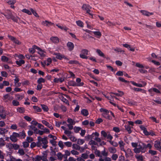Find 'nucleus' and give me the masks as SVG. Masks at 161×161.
Segmentation results:
<instances>
[{"instance_id":"1","label":"nucleus","mask_w":161,"mask_h":161,"mask_svg":"<svg viewBox=\"0 0 161 161\" xmlns=\"http://www.w3.org/2000/svg\"><path fill=\"white\" fill-rule=\"evenodd\" d=\"M48 143L47 137L42 138L41 137L39 136L37 137V147H40L42 146L43 148L46 149L48 147V145H47Z\"/></svg>"},{"instance_id":"2","label":"nucleus","mask_w":161,"mask_h":161,"mask_svg":"<svg viewBox=\"0 0 161 161\" xmlns=\"http://www.w3.org/2000/svg\"><path fill=\"white\" fill-rule=\"evenodd\" d=\"M134 152L136 153H139L140 152L145 153L146 151V144L143 143H139L137 148L133 149Z\"/></svg>"},{"instance_id":"3","label":"nucleus","mask_w":161,"mask_h":161,"mask_svg":"<svg viewBox=\"0 0 161 161\" xmlns=\"http://www.w3.org/2000/svg\"><path fill=\"white\" fill-rule=\"evenodd\" d=\"M100 111L101 112H103L102 114V116L106 119L111 120L112 118L108 114L109 111L108 110L104 108H101L100 109Z\"/></svg>"},{"instance_id":"4","label":"nucleus","mask_w":161,"mask_h":161,"mask_svg":"<svg viewBox=\"0 0 161 161\" xmlns=\"http://www.w3.org/2000/svg\"><path fill=\"white\" fill-rule=\"evenodd\" d=\"M82 8L83 10L86 11V13L89 14L92 16V17L93 14L90 13V12H91L90 9L92 8L91 7L88 5L83 4Z\"/></svg>"},{"instance_id":"5","label":"nucleus","mask_w":161,"mask_h":161,"mask_svg":"<svg viewBox=\"0 0 161 161\" xmlns=\"http://www.w3.org/2000/svg\"><path fill=\"white\" fill-rule=\"evenodd\" d=\"M6 113L5 110L3 106L0 105V117L2 119H5Z\"/></svg>"},{"instance_id":"6","label":"nucleus","mask_w":161,"mask_h":161,"mask_svg":"<svg viewBox=\"0 0 161 161\" xmlns=\"http://www.w3.org/2000/svg\"><path fill=\"white\" fill-rule=\"evenodd\" d=\"M123 151L125 153V157L126 158L132 157L133 156V153L130 149L128 148L126 151L124 148H123Z\"/></svg>"},{"instance_id":"7","label":"nucleus","mask_w":161,"mask_h":161,"mask_svg":"<svg viewBox=\"0 0 161 161\" xmlns=\"http://www.w3.org/2000/svg\"><path fill=\"white\" fill-rule=\"evenodd\" d=\"M2 14L6 18L8 19H10L11 17L13 15L12 11L10 10H6L4 13H2Z\"/></svg>"},{"instance_id":"8","label":"nucleus","mask_w":161,"mask_h":161,"mask_svg":"<svg viewBox=\"0 0 161 161\" xmlns=\"http://www.w3.org/2000/svg\"><path fill=\"white\" fill-rule=\"evenodd\" d=\"M68 83L69 85L74 86H82L84 85V83L83 82L77 84L73 80L69 81L68 82Z\"/></svg>"},{"instance_id":"9","label":"nucleus","mask_w":161,"mask_h":161,"mask_svg":"<svg viewBox=\"0 0 161 161\" xmlns=\"http://www.w3.org/2000/svg\"><path fill=\"white\" fill-rule=\"evenodd\" d=\"M54 55L56 56V58L59 59H61L63 58H64L67 60H69V59L65 57L63 55L59 53H55L54 54Z\"/></svg>"},{"instance_id":"10","label":"nucleus","mask_w":161,"mask_h":161,"mask_svg":"<svg viewBox=\"0 0 161 161\" xmlns=\"http://www.w3.org/2000/svg\"><path fill=\"white\" fill-rule=\"evenodd\" d=\"M42 24L43 25L47 27H49L53 25L54 24V23L47 20L43 21L42 22Z\"/></svg>"},{"instance_id":"11","label":"nucleus","mask_w":161,"mask_h":161,"mask_svg":"<svg viewBox=\"0 0 161 161\" xmlns=\"http://www.w3.org/2000/svg\"><path fill=\"white\" fill-rule=\"evenodd\" d=\"M160 144V142L159 141H156L155 142L154 146L157 150H160L161 149V146Z\"/></svg>"},{"instance_id":"12","label":"nucleus","mask_w":161,"mask_h":161,"mask_svg":"<svg viewBox=\"0 0 161 161\" xmlns=\"http://www.w3.org/2000/svg\"><path fill=\"white\" fill-rule=\"evenodd\" d=\"M141 129L143 131L144 133L146 136H148L150 135L149 133L147 131V129L143 126L141 125L140 126Z\"/></svg>"},{"instance_id":"13","label":"nucleus","mask_w":161,"mask_h":161,"mask_svg":"<svg viewBox=\"0 0 161 161\" xmlns=\"http://www.w3.org/2000/svg\"><path fill=\"white\" fill-rule=\"evenodd\" d=\"M42 123L44 125H45L46 126H47L49 128H50L51 130H53V127L52 126V125L50 124L48 122H47L45 120H42Z\"/></svg>"},{"instance_id":"14","label":"nucleus","mask_w":161,"mask_h":161,"mask_svg":"<svg viewBox=\"0 0 161 161\" xmlns=\"http://www.w3.org/2000/svg\"><path fill=\"white\" fill-rule=\"evenodd\" d=\"M141 12L142 14L147 16L153 15V13H150L146 10H141Z\"/></svg>"},{"instance_id":"15","label":"nucleus","mask_w":161,"mask_h":161,"mask_svg":"<svg viewBox=\"0 0 161 161\" xmlns=\"http://www.w3.org/2000/svg\"><path fill=\"white\" fill-rule=\"evenodd\" d=\"M67 46L70 51L72 50L74 48V45L73 43L71 42H69L67 43Z\"/></svg>"},{"instance_id":"16","label":"nucleus","mask_w":161,"mask_h":161,"mask_svg":"<svg viewBox=\"0 0 161 161\" xmlns=\"http://www.w3.org/2000/svg\"><path fill=\"white\" fill-rule=\"evenodd\" d=\"M94 35L98 38H99L102 36L101 33L99 31H92Z\"/></svg>"},{"instance_id":"17","label":"nucleus","mask_w":161,"mask_h":161,"mask_svg":"<svg viewBox=\"0 0 161 161\" xmlns=\"http://www.w3.org/2000/svg\"><path fill=\"white\" fill-rule=\"evenodd\" d=\"M96 52L97 53L99 56L104 58H106L104 54L100 50L97 49L96 50Z\"/></svg>"},{"instance_id":"18","label":"nucleus","mask_w":161,"mask_h":161,"mask_svg":"<svg viewBox=\"0 0 161 161\" xmlns=\"http://www.w3.org/2000/svg\"><path fill=\"white\" fill-rule=\"evenodd\" d=\"M152 91H153L157 93H160V91L156 88H154L150 89L148 90V92H152Z\"/></svg>"},{"instance_id":"19","label":"nucleus","mask_w":161,"mask_h":161,"mask_svg":"<svg viewBox=\"0 0 161 161\" xmlns=\"http://www.w3.org/2000/svg\"><path fill=\"white\" fill-rule=\"evenodd\" d=\"M81 114L84 116H86L88 114V112L86 109H83L81 111Z\"/></svg>"},{"instance_id":"20","label":"nucleus","mask_w":161,"mask_h":161,"mask_svg":"<svg viewBox=\"0 0 161 161\" xmlns=\"http://www.w3.org/2000/svg\"><path fill=\"white\" fill-rule=\"evenodd\" d=\"M76 23L77 25L82 28L84 27V24L83 22L80 20H78L76 21Z\"/></svg>"},{"instance_id":"21","label":"nucleus","mask_w":161,"mask_h":161,"mask_svg":"<svg viewBox=\"0 0 161 161\" xmlns=\"http://www.w3.org/2000/svg\"><path fill=\"white\" fill-rule=\"evenodd\" d=\"M16 63L17 65L19 66H21L22 64H24L25 62L24 60L20 59L19 61H16Z\"/></svg>"},{"instance_id":"22","label":"nucleus","mask_w":161,"mask_h":161,"mask_svg":"<svg viewBox=\"0 0 161 161\" xmlns=\"http://www.w3.org/2000/svg\"><path fill=\"white\" fill-rule=\"evenodd\" d=\"M17 110L20 113H23L25 112V109L23 107H18L17 108Z\"/></svg>"},{"instance_id":"23","label":"nucleus","mask_w":161,"mask_h":161,"mask_svg":"<svg viewBox=\"0 0 161 161\" xmlns=\"http://www.w3.org/2000/svg\"><path fill=\"white\" fill-rule=\"evenodd\" d=\"M22 11L23 12L26 13L29 15H31L32 14L31 11H30L29 10L25 8L23 9L22 10Z\"/></svg>"},{"instance_id":"24","label":"nucleus","mask_w":161,"mask_h":161,"mask_svg":"<svg viewBox=\"0 0 161 161\" xmlns=\"http://www.w3.org/2000/svg\"><path fill=\"white\" fill-rule=\"evenodd\" d=\"M72 147L76 150H79L80 149V146L75 144H73L72 145Z\"/></svg>"},{"instance_id":"25","label":"nucleus","mask_w":161,"mask_h":161,"mask_svg":"<svg viewBox=\"0 0 161 161\" xmlns=\"http://www.w3.org/2000/svg\"><path fill=\"white\" fill-rule=\"evenodd\" d=\"M41 105L42 107V108L44 111L46 112L48 111V108L47 106L44 104H41Z\"/></svg>"},{"instance_id":"26","label":"nucleus","mask_w":161,"mask_h":161,"mask_svg":"<svg viewBox=\"0 0 161 161\" xmlns=\"http://www.w3.org/2000/svg\"><path fill=\"white\" fill-rule=\"evenodd\" d=\"M1 60L3 62H8L9 58L5 56H3L1 57Z\"/></svg>"},{"instance_id":"27","label":"nucleus","mask_w":161,"mask_h":161,"mask_svg":"<svg viewBox=\"0 0 161 161\" xmlns=\"http://www.w3.org/2000/svg\"><path fill=\"white\" fill-rule=\"evenodd\" d=\"M108 150L109 152L111 153H115L116 152V149L113 147H110L109 148Z\"/></svg>"},{"instance_id":"28","label":"nucleus","mask_w":161,"mask_h":161,"mask_svg":"<svg viewBox=\"0 0 161 161\" xmlns=\"http://www.w3.org/2000/svg\"><path fill=\"white\" fill-rule=\"evenodd\" d=\"M67 122L69 123V124L75 125V122L71 118H69L68 119Z\"/></svg>"},{"instance_id":"29","label":"nucleus","mask_w":161,"mask_h":161,"mask_svg":"<svg viewBox=\"0 0 161 161\" xmlns=\"http://www.w3.org/2000/svg\"><path fill=\"white\" fill-rule=\"evenodd\" d=\"M57 156L58 159L60 160H61L63 158V155L60 152L57 153Z\"/></svg>"},{"instance_id":"30","label":"nucleus","mask_w":161,"mask_h":161,"mask_svg":"<svg viewBox=\"0 0 161 161\" xmlns=\"http://www.w3.org/2000/svg\"><path fill=\"white\" fill-rule=\"evenodd\" d=\"M10 19H11L14 22L17 23L18 22V17L17 16H15L13 15Z\"/></svg>"},{"instance_id":"31","label":"nucleus","mask_w":161,"mask_h":161,"mask_svg":"<svg viewBox=\"0 0 161 161\" xmlns=\"http://www.w3.org/2000/svg\"><path fill=\"white\" fill-rule=\"evenodd\" d=\"M130 82L134 85L139 87H142L143 86L141 84H137L133 81H131Z\"/></svg>"},{"instance_id":"32","label":"nucleus","mask_w":161,"mask_h":161,"mask_svg":"<svg viewBox=\"0 0 161 161\" xmlns=\"http://www.w3.org/2000/svg\"><path fill=\"white\" fill-rule=\"evenodd\" d=\"M136 158V159L142 161L143 160V156L142 155H136L135 156Z\"/></svg>"},{"instance_id":"33","label":"nucleus","mask_w":161,"mask_h":161,"mask_svg":"<svg viewBox=\"0 0 161 161\" xmlns=\"http://www.w3.org/2000/svg\"><path fill=\"white\" fill-rule=\"evenodd\" d=\"M7 131V130L5 129L1 128L0 130V135H3Z\"/></svg>"},{"instance_id":"34","label":"nucleus","mask_w":161,"mask_h":161,"mask_svg":"<svg viewBox=\"0 0 161 161\" xmlns=\"http://www.w3.org/2000/svg\"><path fill=\"white\" fill-rule=\"evenodd\" d=\"M30 10L31 11V13H32L35 17H39V16L38 15L36 12L33 9L31 8Z\"/></svg>"},{"instance_id":"35","label":"nucleus","mask_w":161,"mask_h":161,"mask_svg":"<svg viewBox=\"0 0 161 161\" xmlns=\"http://www.w3.org/2000/svg\"><path fill=\"white\" fill-rule=\"evenodd\" d=\"M64 133L65 135H67V136L69 137L71 136L72 132L71 131L66 130L64 131Z\"/></svg>"},{"instance_id":"36","label":"nucleus","mask_w":161,"mask_h":161,"mask_svg":"<svg viewBox=\"0 0 161 161\" xmlns=\"http://www.w3.org/2000/svg\"><path fill=\"white\" fill-rule=\"evenodd\" d=\"M52 62V59L50 58H48L47 59V61H45L44 64L47 65H49Z\"/></svg>"},{"instance_id":"37","label":"nucleus","mask_w":161,"mask_h":161,"mask_svg":"<svg viewBox=\"0 0 161 161\" xmlns=\"http://www.w3.org/2000/svg\"><path fill=\"white\" fill-rule=\"evenodd\" d=\"M45 82V80L42 78H40L38 79L37 82L39 84H41V83H44Z\"/></svg>"},{"instance_id":"38","label":"nucleus","mask_w":161,"mask_h":161,"mask_svg":"<svg viewBox=\"0 0 161 161\" xmlns=\"http://www.w3.org/2000/svg\"><path fill=\"white\" fill-rule=\"evenodd\" d=\"M10 140L14 142H16L17 139L16 138L13 134L10 137Z\"/></svg>"},{"instance_id":"39","label":"nucleus","mask_w":161,"mask_h":161,"mask_svg":"<svg viewBox=\"0 0 161 161\" xmlns=\"http://www.w3.org/2000/svg\"><path fill=\"white\" fill-rule=\"evenodd\" d=\"M13 105L14 106H18L19 105V102L16 100H13L12 102Z\"/></svg>"},{"instance_id":"40","label":"nucleus","mask_w":161,"mask_h":161,"mask_svg":"<svg viewBox=\"0 0 161 161\" xmlns=\"http://www.w3.org/2000/svg\"><path fill=\"white\" fill-rule=\"evenodd\" d=\"M111 94H113L117 96H122L124 94V93L123 92H120V93H117L111 92Z\"/></svg>"},{"instance_id":"41","label":"nucleus","mask_w":161,"mask_h":161,"mask_svg":"<svg viewBox=\"0 0 161 161\" xmlns=\"http://www.w3.org/2000/svg\"><path fill=\"white\" fill-rule=\"evenodd\" d=\"M68 63L70 64H79V62L76 60H71Z\"/></svg>"},{"instance_id":"42","label":"nucleus","mask_w":161,"mask_h":161,"mask_svg":"<svg viewBox=\"0 0 161 161\" xmlns=\"http://www.w3.org/2000/svg\"><path fill=\"white\" fill-rule=\"evenodd\" d=\"M18 153H19L20 155L22 156L25 154V152L23 149H20L19 150Z\"/></svg>"},{"instance_id":"43","label":"nucleus","mask_w":161,"mask_h":161,"mask_svg":"<svg viewBox=\"0 0 161 161\" xmlns=\"http://www.w3.org/2000/svg\"><path fill=\"white\" fill-rule=\"evenodd\" d=\"M88 50L86 49H82L81 51V53L87 55L88 53Z\"/></svg>"},{"instance_id":"44","label":"nucleus","mask_w":161,"mask_h":161,"mask_svg":"<svg viewBox=\"0 0 161 161\" xmlns=\"http://www.w3.org/2000/svg\"><path fill=\"white\" fill-rule=\"evenodd\" d=\"M125 129L128 132V133L130 134L131 132V131L130 130V127L129 125H125Z\"/></svg>"},{"instance_id":"45","label":"nucleus","mask_w":161,"mask_h":161,"mask_svg":"<svg viewBox=\"0 0 161 161\" xmlns=\"http://www.w3.org/2000/svg\"><path fill=\"white\" fill-rule=\"evenodd\" d=\"M33 108L34 109L36 110L37 112H40L42 111L40 107L37 106H33Z\"/></svg>"},{"instance_id":"46","label":"nucleus","mask_w":161,"mask_h":161,"mask_svg":"<svg viewBox=\"0 0 161 161\" xmlns=\"http://www.w3.org/2000/svg\"><path fill=\"white\" fill-rule=\"evenodd\" d=\"M16 2L15 0H9L7 2V3L10 5H13Z\"/></svg>"},{"instance_id":"47","label":"nucleus","mask_w":161,"mask_h":161,"mask_svg":"<svg viewBox=\"0 0 161 161\" xmlns=\"http://www.w3.org/2000/svg\"><path fill=\"white\" fill-rule=\"evenodd\" d=\"M108 133V132H106L104 130H102L101 132V134L102 136H103L105 138L107 137V134Z\"/></svg>"},{"instance_id":"48","label":"nucleus","mask_w":161,"mask_h":161,"mask_svg":"<svg viewBox=\"0 0 161 161\" xmlns=\"http://www.w3.org/2000/svg\"><path fill=\"white\" fill-rule=\"evenodd\" d=\"M64 144L67 147H71L72 145V143L70 142H64Z\"/></svg>"},{"instance_id":"49","label":"nucleus","mask_w":161,"mask_h":161,"mask_svg":"<svg viewBox=\"0 0 161 161\" xmlns=\"http://www.w3.org/2000/svg\"><path fill=\"white\" fill-rule=\"evenodd\" d=\"M69 138L70 140L73 142H75L77 141V139L74 136L71 135L69 137Z\"/></svg>"},{"instance_id":"50","label":"nucleus","mask_w":161,"mask_h":161,"mask_svg":"<svg viewBox=\"0 0 161 161\" xmlns=\"http://www.w3.org/2000/svg\"><path fill=\"white\" fill-rule=\"evenodd\" d=\"M4 142V140L2 137L0 138V146H4L5 145Z\"/></svg>"},{"instance_id":"51","label":"nucleus","mask_w":161,"mask_h":161,"mask_svg":"<svg viewBox=\"0 0 161 161\" xmlns=\"http://www.w3.org/2000/svg\"><path fill=\"white\" fill-rule=\"evenodd\" d=\"M83 140L81 139H78L77 141V144L79 145H82L84 142Z\"/></svg>"},{"instance_id":"52","label":"nucleus","mask_w":161,"mask_h":161,"mask_svg":"<svg viewBox=\"0 0 161 161\" xmlns=\"http://www.w3.org/2000/svg\"><path fill=\"white\" fill-rule=\"evenodd\" d=\"M74 131L75 133H78L81 129V128L80 127H75L74 128Z\"/></svg>"},{"instance_id":"53","label":"nucleus","mask_w":161,"mask_h":161,"mask_svg":"<svg viewBox=\"0 0 161 161\" xmlns=\"http://www.w3.org/2000/svg\"><path fill=\"white\" fill-rule=\"evenodd\" d=\"M23 146L24 148H26L29 147V144L28 142H23Z\"/></svg>"},{"instance_id":"54","label":"nucleus","mask_w":161,"mask_h":161,"mask_svg":"<svg viewBox=\"0 0 161 161\" xmlns=\"http://www.w3.org/2000/svg\"><path fill=\"white\" fill-rule=\"evenodd\" d=\"M58 145L61 149H63V148L64 145L63 142L62 141H60L58 142Z\"/></svg>"},{"instance_id":"55","label":"nucleus","mask_w":161,"mask_h":161,"mask_svg":"<svg viewBox=\"0 0 161 161\" xmlns=\"http://www.w3.org/2000/svg\"><path fill=\"white\" fill-rule=\"evenodd\" d=\"M19 137H23L24 138L26 136L25 132L23 130L22 132H20L19 133Z\"/></svg>"},{"instance_id":"56","label":"nucleus","mask_w":161,"mask_h":161,"mask_svg":"<svg viewBox=\"0 0 161 161\" xmlns=\"http://www.w3.org/2000/svg\"><path fill=\"white\" fill-rule=\"evenodd\" d=\"M114 50L115 51L117 52H122V53H123L124 52V51L121 50V49L119 48H116L114 49Z\"/></svg>"},{"instance_id":"57","label":"nucleus","mask_w":161,"mask_h":161,"mask_svg":"<svg viewBox=\"0 0 161 161\" xmlns=\"http://www.w3.org/2000/svg\"><path fill=\"white\" fill-rule=\"evenodd\" d=\"M71 153L74 155H78L79 154V153L75 150H73L71 151Z\"/></svg>"},{"instance_id":"58","label":"nucleus","mask_w":161,"mask_h":161,"mask_svg":"<svg viewBox=\"0 0 161 161\" xmlns=\"http://www.w3.org/2000/svg\"><path fill=\"white\" fill-rule=\"evenodd\" d=\"M89 144L90 145H97V143L94 140H91L89 142Z\"/></svg>"},{"instance_id":"59","label":"nucleus","mask_w":161,"mask_h":161,"mask_svg":"<svg viewBox=\"0 0 161 161\" xmlns=\"http://www.w3.org/2000/svg\"><path fill=\"white\" fill-rule=\"evenodd\" d=\"M80 57L83 59H87L88 57L86 56V55L83 54V53H80Z\"/></svg>"},{"instance_id":"60","label":"nucleus","mask_w":161,"mask_h":161,"mask_svg":"<svg viewBox=\"0 0 161 161\" xmlns=\"http://www.w3.org/2000/svg\"><path fill=\"white\" fill-rule=\"evenodd\" d=\"M19 125L20 126L22 127H24L26 126V124L23 122H21L19 123Z\"/></svg>"},{"instance_id":"61","label":"nucleus","mask_w":161,"mask_h":161,"mask_svg":"<svg viewBox=\"0 0 161 161\" xmlns=\"http://www.w3.org/2000/svg\"><path fill=\"white\" fill-rule=\"evenodd\" d=\"M35 161H40L42 160V156L39 155H37L35 158Z\"/></svg>"},{"instance_id":"62","label":"nucleus","mask_w":161,"mask_h":161,"mask_svg":"<svg viewBox=\"0 0 161 161\" xmlns=\"http://www.w3.org/2000/svg\"><path fill=\"white\" fill-rule=\"evenodd\" d=\"M36 146H37V142L35 143L34 142H33L31 143V147L32 148L35 147Z\"/></svg>"},{"instance_id":"63","label":"nucleus","mask_w":161,"mask_h":161,"mask_svg":"<svg viewBox=\"0 0 161 161\" xmlns=\"http://www.w3.org/2000/svg\"><path fill=\"white\" fill-rule=\"evenodd\" d=\"M149 152L152 155H155L157 154V152L155 151L152 150H150L149 151Z\"/></svg>"},{"instance_id":"64","label":"nucleus","mask_w":161,"mask_h":161,"mask_svg":"<svg viewBox=\"0 0 161 161\" xmlns=\"http://www.w3.org/2000/svg\"><path fill=\"white\" fill-rule=\"evenodd\" d=\"M9 157V159L7 160V161H15L16 159L12 156L10 155Z\"/></svg>"}]
</instances>
